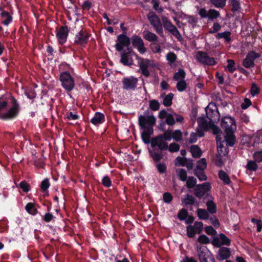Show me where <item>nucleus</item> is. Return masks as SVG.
Segmentation results:
<instances>
[{"label":"nucleus","mask_w":262,"mask_h":262,"mask_svg":"<svg viewBox=\"0 0 262 262\" xmlns=\"http://www.w3.org/2000/svg\"><path fill=\"white\" fill-rule=\"evenodd\" d=\"M221 126L226 133L225 140L228 146H232L235 142L233 134L236 129V124L234 119L230 116H225L222 118Z\"/></svg>","instance_id":"f257e3e1"},{"label":"nucleus","mask_w":262,"mask_h":262,"mask_svg":"<svg viewBox=\"0 0 262 262\" xmlns=\"http://www.w3.org/2000/svg\"><path fill=\"white\" fill-rule=\"evenodd\" d=\"M7 105V102L4 98H0V118L3 119H10L15 117L18 113V105L14 102L8 111L4 113L2 111Z\"/></svg>","instance_id":"f03ea898"},{"label":"nucleus","mask_w":262,"mask_h":262,"mask_svg":"<svg viewBox=\"0 0 262 262\" xmlns=\"http://www.w3.org/2000/svg\"><path fill=\"white\" fill-rule=\"evenodd\" d=\"M138 64L141 70L142 74L148 77L150 74V72L155 71L158 69L159 65L155 63L153 60L145 58H139L137 56Z\"/></svg>","instance_id":"7ed1b4c3"},{"label":"nucleus","mask_w":262,"mask_h":262,"mask_svg":"<svg viewBox=\"0 0 262 262\" xmlns=\"http://www.w3.org/2000/svg\"><path fill=\"white\" fill-rule=\"evenodd\" d=\"M60 80L61 85L67 92H70L73 89L75 85L74 80L68 72L61 73Z\"/></svg>","instance_id":"20e7f679"},{"label":"nucleus","mask_w":262,"mask_h":262,"mask_svg":"<svg viewBox=\"0 0 262 262\" xmlns=\"http://www.w3.org/2000/svg\"><path fill=\"white\" fill-rule=\"evenodd\" d=\"M138 120L139 125L143 129H152V126L156 123V118L153 115H140Z\"/></svg>","instance_id":"39448f33"},{"label":"nucleus","mask_w":262,"mask_h":262,"mask_svg":"<svg viewBox=\"0 0 262 262\" xmlns=\"http://www.w3.org/2000/svg\"><path fill=\"white\" fill-rule=\"evenodd\" d=\"M206 113L207 119L212 123L216 122L219 120L220 114L214 103H210L206 107Z\"/></svg>","instance_id":"423d86ee"},{"label":"nucleus","mask_w":262,"mask_h":262,"mask_svg":"<svg viewBox=\"0 0 262 262\" xmlns=\"http://www.w3.org/2000/svg\"><path fill=\"white\" fill-rule=\"evenodd\" d=\"M195 57L198 62L203 64L213 66L216 63L214 58L209 56L204 52L198 51L196 54Z\"/></svg>","instance_id":"0eeeda50"},{"label":"nucleus","mask_w":262,"mask_h":262,"mask_svg":"<svg viewBox=\"0 0 262 262\" xmlns=\"http://www.w3.org/2000/svg\"><path fill=\"white\" fill-rule=\"evenodd\" d=\"M199 14L202 18H207L210 20L216 19L220 15L219 11L212 9L207 10L205 8H201L199 11Z\"/></svg>","instance_id":"6e6552de"},{"label":"nucleus","mask_w":262,"mask_h":262,"mask_svg":"<svg viewBox=\"0 0 262 262\" xmlns=\"http://www.w3.org/2000/svg\"><path fill=\"white\" fill-rule=\"evenodd\" d=\"M198 122L199 128L197 129V133L199 137H203L204 136V130L208 129L211 127L212 123L209 121V122L207 121L205 117H199L198 119Z\"/></svg>","instance_id":"1a4fd4ad"},{"label":"nucleus","mask_w":262,"mask_h":262,"mask_svg":"<svg viewBox=\"0 0 262 262\" xmlns=\"http://www.w3.org/2000/svg\"><path fill=\"white\" fill-rule=\"evenodd\" d=\"M147 16L150 24L155 28L156 31L157 32H160L162 25L159 17L152 11L149 12Z\"/></svg>","instance_id":"9d476101"},{"label":"nucleus","mask_w":262,"mask_h":262,"mask_svg":"<svg viewBox=\"0 0 262 262\" xmlns=\"http://www.w3.org/2000/svg\"><path fill=\"white\" fill-rule=\"evenodd\" d=\"M260 54L254 51H250L247 54L246 58L243 61V65L246 68H250L254 65V61L258 58Z\"/></svg>","instance_id":"9b49d317"},{"label":"nucleus","mask_w":262,"mask_h":262,"mask_svg":"<svg viewBox=\"0 0 262 262\" xmlns=\"http://www.w3.org/2000/svg\"><path fill=\"white\" fill-rule=\"evenodd\" d=\"M203 223L196 222L194 225H189L187 227V235L189 237H193L196 234L200 233L203 229Z\"/></svg>","instance_id":"f8f14e48"},{"label":"nucleus","mask_w":262,"mask_h":262,"mask_svg":"<svg viewBox=\"0 0 262 262\" xmlns=\"http://www.w3.org/2000/svg\"><path fill=\"white\" fill-rule=\"evenodd\" d=\"M230 239L223 233L220 234L216 237L213 238L212 244L213 246L220 247L222 245L229 246L230 244Z\"/></svg>","instance_id":"ddd939ff"},{"label":"nucleus","mask_w":262,"mask_h":262,"mask_svg":"<svg viewBox=\"0 0 262 262\" xmlns=\"http://www.w3.org/2000/svg\"><path fill=\"white\" fill-rule=\"evenodd\" d=\"M166 141L163 136H159L151 140V145L153 147L157 146L161 150H166L168 148V145Z\"/></svg>","instance_id":"4468645a"},{"label":"nucleus","mask_w":262,"mask_h":262,"mask_svg":"<svg viewBox=\"0 0 262 262\" xmlns=\"http://www.w3.org/2000/svg\"><path fill=\"white\" fill-rule=\"evenodd\" d=\"M211 188L210 184L209 182H205L202 184L198 185L194 188V193L198 197H201L208 191Z\"/></svg>","instance_id":"2eb2a0df"},{"label":"nucleus","mask_w":262,"mask_h":262,"mask_svg":"<svg viewBox=\"0 0 262 262\" xmlns=\"http://www.w3.org/2000/svg\"><path fill=\"white\" fill-rule=\"evenodd\" d=\"M129 43V38L124 34H121L118 37L117 43L116 45V49L118 51H121L124 47H128Z\"/></svg>","instance_id":"dca6fc26"},{"label":"nucleus","mask_w":262,"mask_h":262,"mask_svg":"<svg viewBox=\"0 0 262 262\" xmlns=\"http://www.w3.org/2000/svg\"><path fill=\"white\" fill-rule=\"evenodd\" d=\"M138 80L134 77L124 78L123 79V88L126 90L134 89L137 86Z\"/></svg>","instance_id":"f3484780"},{"label":"nucleus","mask_w":262,"mask_h":262,"mask_svg":"<svg viewBox=\"0 0 262 262\" xmlns=\"http://www.w3.org/2000/svg\"><path fill=\"white\" fill-rule=\"evenodd\" d=\"M132 43L134 47L137 49L141 54H144L146 52V48L144 46V42L142 39L137 36H135L132 40Z\"/></svg>","instance_id":"a211bd4d"},{"label":"nucleus","mask_w":262,"mask_h":262,"mask_svg":"<svg viewBox=\"0 0 262 262\" xmlns=\"http://www.w3.org/2000/svg\"><path fill=\"white\" fill-rule=\"evenodd\" d=\"M159 117L161 119H165L166 123L169 125H173L175 123L173 116L171 114L168 113L165 110L160 112Z\"/></svg>","instance_id":"6ab92c4d"},{"label":"nucleus","mask_w":262,"mask_h":262,"mask_svg":"<svg viewBox=\"0 0 262 262\" xmlns=\"http://www.w3.org/2000/svg\"><path fill=\"white\" fill-rule=\"evenodd\" d=\"M231 255L230 249L226 247L220 248L216 255V258L219 260L227 259Z\"/></svg>","instance_id":"aec40b11"},{"label":"nucleus","mask_w":262,"mask_h":262,"mask_svg":"<svg viewBox=\"0 0 262 262\" xmlns=\"http://www.w3.org/2000/svg\"><path fill=\"white\" fill-rule=\"evenodd\" d=\"M162 21L164 28L170 33H179L177 28L165 16L162 17Z\"/></svg>","instance_id":"412c9836"},{"label":"nucleus","mask_w":262,"mask_h":262,"mask_svg":"<svg viewBox=\"0 0 262 262\" xmlns=\"http://www.w3.org/2000/svg\"><path fill=\"white\" fill-rule=\"evenodd\" d=\"M104 116L103 114L97 112L91 119V122L95 125L102 124L104 121Z\"/></svg>","instance_id":"4be33fe9"},{"label":"nucleus","mask_w":262,"mask_h":262,"mask_svg":"<svg viewBox=\"0 0 262 262\" xmlns=\"http://www.w3.org/2000/svg\"><path fill=\"white\" fill-rule=\"evenodd\" d=\"M153 129H144L141 134L142 139L143 142L146 144L149 143L150 135L152 134Z\"/></svg>","instance_id":"5701e85b"},{"label":"nucleus","mask_w":262,"mask_h":262,"mask_svg":"<svg viewBox=\"0 0 262 262\" xmlns=\"http://www.w3.org/2000/svg\"><path fill=\"white\" fill-rule=\"evenodd\" d=\"M217 144V155L220 156H225L228 154V150L227 148L224 147L222 143V140Z\"/></svg>","instance_id":"b1692460"},{"label":"nucleus","mask_w":262,"mask_h":262,"mask_svg":"<svg viewBox=\"0 0 262 262\" xmlns=\"http://www.w3.org/2000/svg\"><path fill=\"white\" fill-rule=\"evenodd\" d=\"M212 5L217 8H223L226 4V0H210Z\"/></svg>","instance_id":"393cba45"},{"label":"nucleus","mask_w":262,"mask_h":262,"mask_svg":"<svg viewBox=\"0 0 262 262\" xmlns=\"http://www.w3.org/2000/svg\"><path fill=\"white\" fill-rule=\"evenodd\" d=\"M219 178L223 181L226 184H228L230 183V180L228 174L223 170H220L219 172Z\"/></svg>","instance_id":"a878e982"},{"label":"nucleus","mask_w":262,"mask_h":262,"mask_svg":"<svg viewBox=\"0 0 262 262\" xmlns=\"http://www.w3.org/2000/svg\"><path fill=\"white\" fill-rule=\"evenodd\" d=\"M212 129V132L214 134L216 135V142L219 143L220 140H222V138L221 137V134L222 133L221 129L217 126L214 125L213 123H212V125L211 126Z\"/></svg>","instance_id":"bb28decb"},{"label":"nucleus","mask_w":262,"mask_h":262,"mask_svg":"<svg viewBox=\"0 0 262 262\" xmlns=\"http://www.w3.org/2000/svg\"><path fill=\"white\" fill-rule=\"evenodd\" d=\"M190 151L194 158H199L202 155L200 148L196 145H193L191 147Z\"/></svg>","instance_id":"cd10ccee"},{"label":"nucleus","mask_w":262,"mask_h":262,"mask_svg":"<svg viewBox=\"0 0 262 262\" xmlns=\"http://www.w3.org/2000/svg\"><path fill=\"white\" fill-rule=\"evenodd\" d=\"M121 62L126 66H130L133 64V60L132 59L126 54H123L121 55Z\"/></svg>","instance_id":"c85d7f7f"},{"label":"nucleus","mask_w":262,"mask_h":262,"mask_svg":"<svg viewBox=\"0 0 262 262\" xmlns=\"http://www.w3.org/2000/svg\"><path fill=\"white\" fill-rule=\"evenodd\" d=\"M182 201L185 205L192 204L194 203V198L191 195L187 194L184 196Z\"/></svg>","instance_id":"c756f323"},{"label":"nucleus","mask_w":262,"mask_h":262,"mask_svg":"<svg viewBox=\"0 0 262 262\" xmlns=\"http://www.w3.org/2000/svg\"><path fill=\"white\" fill-rule=\"evenodd\" d=\"M206 205L207 209L210 213L213 214L216 212V205L212 200L208 201L206 203Z\"/></svg>","instance_id":"7c9ffc66"},{"label":"nucleus","mask_w":262,"mask_h":262,"mask_svg":"<svg viewBox=\"0 0 262 262\" xmlns=\"http://www.w3.org/2000/svg\"><path fill=\"white\" fill-rule=\"evenodd\" d=\"M204 170H195L194 174L197 177L200 181H205L207 177L204 171Z\"/></svg>","instance_id":"2f4dec72"},{"label":"nucleus","mask_w":262,"mask_h":262,"mask_svg":"<svg viewBox=\"0 0 262 262\" xmlns=\"http://www.w3.org/2000/svg\"><path fill=\"white\" fill-rule=\"evenodd\" d=\"M25 208L26 211L32 215H35L37 213V209L32 203H30L27 204Z\"/></svg>","instance_id":"473e14b6"},{"label":"nucleus","mask_w":262,"mask_h":262,"mask_svg":"<svg viewBox=\"0 0 262 262\" xmlns=\"http://www.w3.org/2000/svg\"><path fill=\"white\" fill-rule=\"evenodd\" d=\"M229 3L232 6L231 10L233 12L238 11L241 9L240 3L238 0H230Z\"/></svg>","instance_id":"72a5a7b5"},{"label":"nucleus","mask_w":262,"mask_h":262,"mask_svg":"<svg viewBox=\"0 0 262 262\" xmlns=\"http://www.w3.org/2000/svg\"><path fill=\"white\" fill-rule=\"evenodd\" d=\"M185 77V72L182 69H180L179 70L178 72H177L173 77L174 79L177 81L179 80H183Z\"/></svg>","instance_id":"f704fd0d"},{"label":"nucleus","mask_w":262,"mask_h":262,"mask_svg":"<svg viewBox=\"0 0 262 262\" xmlns=\"http://www.w3.org/2000/svg\"><path fill=\"white\" fill-rule=\"evenodd\" d=\"M197 212L199 217L201 220H206L209 216L208 213L205 209H198Z\"/></svg>","instance_id":"c9c22d12"},{"label":"nucleus","mask_w":262,"mask_h":262,"mask_svg":"<svg viewBox=\"0 0 262 262\" xmlns=\"http://www.w3.org/2000/svg\"><path fill=\"white\" fill-rule=\"evenodd\" d=\"M176 172L181 180L183 181H186L187 178V172L185 170L182 168L177 169Z\"/></svg>","instance_id":"e433bc0d"},{"label":"nucleus","mask_w":262,"mask_h":262,"mask_svg":"<svg viewBox=\"0 0 262 262\" xmlns=\"http://www.w3.org/2000/svg\"><path fill=\"white\" fill-rule=\"evenodd\" d=\"M88 36L85 34H78L75 38L76 41L79 43H83L86 41Z\"/></svg>","instance_id":"4c0bfd02"},{"label":"nucleus","mask_w":262,"mask_h":262,"mask_svg":"<svg viewBox=\"0 0 262 262\" xmlns=\"http://www.w3.org/2000/svg\"><path fill=\"white\" fill-rule=\"evenodd\" d=\"M2 17L3 18V23L5 25H8L11 21L12 18L7 12H2Z\"/></svg>","instance_id":"58836bf2"},{"label":"nucleus","mask_w":262,"mask_h":262,"mask_svg":"<svg viewBox=\"0 0 262 262\" xmlns=\"http://www.w3.org/2000/svg\"><path fill=\"white\" fill-rule=\"evenodd\" d=\"M186 88L187 83L184 80L178 81L177 83V88L179 92L184 91Z\"/></svg>","instance_id":"ea45409f"},{"label":"nucleus","mask_w":262,"mask_h":262,"mask_svg":"<svg viewBox=\"0 0 262 262\" xmlns=\"http://www.w3.org/2000/svg\"><path fill=\"white\" fill-rule=\"evenodd\" d=\"M206 160L203 158L198 162L195 170H204L206 168Z\"/></svg>","instance_id":"a19ab883"},{"label":"nucleus","mask_w":262,"mask_h":262,"mask_svg":"<svg viewBox=\"0 0 262 262\" xmlns=\"http://www.w3.org/2000/svg\"><path fill=\"white\" fill-rule=\"evenodd\" d=\"M173 95L172 93H169L166 95L163 99V104L164 105L168 106L172 103V100Z\"/></svg>","instance_id":"79ce46f5"},{"label":"nucleus","mask_w":262,"mask_h":262,"mask_svg":"<svg viewBox=\"0 0 262 262\" xmlns=\"http://www.w3.org/2000/svg\"><path fill=\"white\" fill-rule=\"evenodd\" d=\"M149 152L150 156L155 161H159L162 157L161 154L157 151H152L150 149H149Z\"/></svg>","instance_id":"37998d69"},{"label":"nucleus","mask_w":262,"mask_h":262,"mask_svg":"<svg viewBox=\"0 0 262 262\" xmlns=\"http://www.w3.org/2000/svg\"><path fill=\"white\" fill-rule=\"evenodd\" d=\"M227 62V69L230 73H233L236 70L234 61L232 59H228Z\"/></svg>","instance_id":"c03bdc74"},{"label":"nucleus","mask_w":262,"mask_h":262,"mask_svg":"<svg viewBox=\"0 0 262 262\" xmlns=\"http://www.w3.org/2000/svg\"><path fill=\"white\" fill-rule=\"evenodd\" d=\"M56 38L60 44L64 43L67 38V34H56Z\"/></svg>","instance_id":"a18cd8bd"},{"label":"nucleus","mask_w":262,"mask_h":262,"mask_svg":"<svg viewBox=\"0 0 262 262\" xmlns=\"http://www.w3.org/2000/svg\"><path fill=\"white\" fill-rule=\"evenodd\" d=\"M182 132L180 130L177 129L172 133V139L176 141H179L182 139Z\"/></svg>","instance_id":"49530a36"},{"label":"nucleus","mask_w":262,"mask_h":262,"mask_svg":"<svg viewBox=\"0 0 262 262\" xmlns=\"http://www.w3.org/2000/svg\"><path fill=\"white\" fill-rule=\"evenodd\" d=\"M163 137V138L166 141H170L172 139V132L171 130H167L165 131L163 135H161Z\"/></svg>","instance_id":"de8ad7c7"},{"label":"nucleus","mask_w":262,"mask_h":262,"mask_svg":"<svg viewBox=\"0 0 262 262\" xmlns=\"http://www.w3.org/2000/svg\"><path fill=\"white\" fill-rule=\"evenodd\" d=\"M151 4H153L154 9L158 13H162L163 11V8L159 7V3L157 0H152Z\"/></svg>","instance_id":"09e8293b"},{"label":"nucleus","mask_w":262,"mask_h":262,"mask_svg":"<svg viewBox=\"0 0 262 262\" xmlns=\"http://www.w3.org/2000/svg\"><path fill=\"white\" fill-rule=\"evenodd\" d=\"M198 241L201 244H207L210 242V239L207 236L201 235L199 236Z\"/></svg>","instance_id":"8fccbe9b"},{"label":"nucleus","mask_w":262,"mask_h":262,"mask_svg":"<svg viewBox=\"0 0 262 262\" xmlns=\"http://www.w3.org/2000/svg\"><path fill=\"white\" fill-rule=\"evenodd\" d=\"M196 183V179L192 177H190L188 178L186 184L188 187L192 188L195 185Z\"/></svg>","instance_id":"3c124183"},{"label":"nucleus","mask_w":262,"mask_h":262,"mask_svg":"<svg viewBox=\"0 0 262 262\" xmlns=\"http://www.w3.org/2000/svg\"><path fill=\"white\" fill-rule=\"evenodd\" d=\"M247 167L250 170L255 171L257 168V165L255 162L248 161L247 164Z\"/></svg>","instance_id":"603ef678"},{"label":"nucleus","mask_w":262,"mask_h":262,"mask_svg":"<svg viewBox=\"0 0 262 262\" xmlns=\"http://www.w3.org/2000/svg\"><path fill=\"white\" fill-rule=\"evenodd\" d=\"M166 59L168 60V61L171 64L176 61L177 59V56L173 53L170 52L167 54Z\"/></svg>","instance_id":"864d4df0"},{"label":"nucleus","mask_w":262,"mask_h":262,"mask_svg":"<svg viewBox=\"0 0 262 262\" xmlns=\"http://www.w3.org/2000/svg\"><path fill=\"white\" fill-rule=\"evenodd\" d=\"M159 103L155 100H152L150 101L149 106L150 108L153 111H157L159 108Z\"/></svg>","instance_id":"5fc2aeb1"},{"label":"nucleus","mask_w":262,"mask_h":262,"mask_svg":"<svg viewBox=\"0 0 262 262\" xmlns=\"http://www.w3.org/2000/svg\"><path fill=\"white\" fill-rule=\"evenodd\" d=\"M168 149L170 152H176L179 150L180 146L177 143H172L168 146Z\"/></svg>","instance_id":"6e6d98bb"},{"label":"nucleus","mask_w":262,"mask_h":262,"mask_svg":"<svg viewBox=\"0 0 262 262\" xmlns=\"http://www.w3.org/2000/svg\"><path fill=\"white\" fill-rule=\"evenodd\" d=\"M186 162V159L184 158L178 157L175 161V164L177 166H184Z\"/></svg>","instance_id":"4d7b16f0"},{"label":"nucleus","mask_w":262,"mask_h":262,"mask_svg":"<svg viewBox=\"0 0 262 262\" xmlns=\"http://www.w3.org/2000/svg\"><path fill=\"white\" fill-rule=\"evenodd\" d=\"M253 158L257 162H262V150L255 152L253 154Z\"/></svg>","instance_id":"13d9d810"},{"label":"nucleus","mask_w":262,"mask_h":262,"mask_svg":"<svg viewBox=\"0 0 262 262\" xmlns=\"http://www.w3.org/2000/svg\"><path fill=\"white\" fill-rule=\"evenodd\" d=\"M49 186L50 183L48 179L43 180L41 183V188L42 191H46L49 188Z\"/></svg>","instance_id":"bf43d9fd"},{"label":"nucleus","mask_w":262,"mask_h":262,"mask_svg":"<svg viewBox=\"0 0 262 262\" xmlns=\"http://www.w3.org/2000/svg\"><path fill=\"white\" fill-rule=\"evenodd\" d=\"M156 167L158 169V171L160 173H163L166 171V166L163 163H159L157 164Z\"/></svg>","instance_id":"052dcab7"},{"label":"nucleus","mask_w":262,"mask_h":262,"mask_svg":"<svg viewBox=\"0 0 262 262\" xmlns=\"http://www.w3.org/2000/svg\"><path fill=\"white\" fill-rule=\"evenodd\" d=\"M163 199L165 203H169L171 201L172 196L170 193L166 192L163 194Z\"/></svg>","instance_id":"680f3d73"},{"label":"nucleus","mask_w":262,"mask_h":262,"mask_svg":"<svg viewBox=\"0 0 262 262\" xmlns=\"http://www.w3.org/2000/svg\"><path fill=\"white\" fill-rule=\"evenodd\" d=\"M187 215V211L186 209H182L178 214V217L181 220H184L186 219Z\"/></svg>","instance_id":"e2e57ef3"},{"label":"nucleus","mask_w":262,"mask_h":262,"mask_svg":"<svg viewBox=\"0 0 262 262\" xmlns=\"http://www.w3.org/2000/svg\"><path fill=\"white\" fill-rule=\"evenodd\" d=\"M259 91V89L256 86V85L254 83L252 84L251 88V90H250L251 95L253 97L255 96L256 95L258 94Z\"/></svg>","instance_id":"0e129e2a"},{"label":"nucleus","mask_w":262,"mask_h":262,"mask_svg":"<svg viewBox=\"0 0 262 262\" xmlns=\"http://www.w3.org/2000/svg\"><path fill=\"white\" fill-rule=\"evenodd\" d=\"M224 156H220V155L216 156V158L215 159V163L216 165L219 166H221L224 163L225 159H223Z\"/></svg>","instance_id":"69168bd1"},{"label":"nucleus","mask_w":262,"mask_h":262,"mask_svg":"<svg viewBox=\"0 0 262 262\" xmlns=\"http://www.w3.org/2000/svg\"><path fill=\"white\" fill-rule=\"evenodd\" d=\"M251 105V101L248 98H245L244 99V102L241 104V107L243 110H246L249 106H250Z\"/></svg>","instance_id":"338daca9"},{"label":"nucleus","mask_w":262,"mask_h":262,"mask_svg":"<svg viewBox=\"0 0 262 262\" xmlns=\"http://www.w3.org/2000/svg\"><path fill=\"white\" fill-rule=\"evenodd\" d=\"M185 19H186L187 21L192 26L195 25L198 21V19L196 17L189 15H187Z\"/></svg>","instance_id":"774afa93"}]
</instances>
